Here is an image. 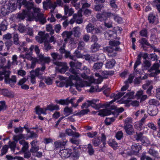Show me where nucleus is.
<instances>
[{"label": "nucleus", "instance_id": "f257e3e1", "mask_svg": "<svg viewBox=\"0 0 160 160\" xmlns=\"http://www.w3.org/2000/svg\"><path fill=\"white\" fill-rule=\"evenodd\" d=\"M19 4H22L27 9L28 17L34 18L38 13H41L40 10L39 8H33V4L31 2H27L26 0H17Z\"/></svg>", "mask_w": 160, "mask_h": 160}, {"label": "nucleus", "instance_id": "f03ea898", "mask_svg": "<svg viewBox=\"0 0 160 160\" xmlns=\"http://www.w3.org/2000/svg\"><path fill=\"white\" fill-rule=\"evenodd\" d=\"M71 67L69 71L73 75H70L69 76V79L71 80H78L80 79L79 76L80 72L78 69H80L82 63L79 62H75L71 61L69 62Z\"/></svg>", "mask_w": 160, "mask_h": 160}, {"label": "nucleus", "instance_id": "7ed1b4c3", "mask_svg": "<svg viewBox=\"0 0 160 160\" xmlns=\"http://www.w3.org/2000/svg\"><path fill=\"white\" fill-rule=\"evenodd\" d=\"M124 111L123 108H117L115 106H112L110 109H105L100 110L98 115L103 116L112 114L117 117L119 113H121Z\"/></svg>", "mask_w": 160, "mask_h": 160}, {"label": "nucleus", "instance_id": "20e7f679", "mask_svg": "<svg viewBox=\"0 0 160 160\" xmlns=\"http://www.w3.org/2000/svg\"><path fill=\"white\" fill-rule=\"evenodd\" d=\"M99 101V100L96 99H93L89 101H87L88 103H83L81 106L82 108H87L89 106H91L92 108L96 109H99L100 108H102L104 106V105H102L101 103L97 104L96 103Z\"/></svg>", "mask_w": 160, "mask_h": 160}, {"label": "nucleus", "instance_id": "39448f33", "mask_svg": "<svg viewBox=\"0 0 160 160\" xmlns=\"http://www.w3.org/2000/svg\"><path fill=\"white\" fill-rule=\"evenodd\" d=\"M84 86L85 85L83 83L79 82V84L78 82H76V81L75 83H73L71 81L67 82L65 81V85L64 86H65L66 88H68L69 86H70V90L72 92H73L72 91L73 88H75L78 91H80L81 88L84 87Z\"/></svg>", "mask_w": 160, "mask_h": 160}, {"label": "nucleus", "instance_id": "423d86ee", "mask_svg": "<svg viewBox=\"0 0 160 160\" xmlns=\"http://www.w3.org/2000/svg\"><path fill=\"white\" fill-rule=\"evenodd\" d=\"M113 13L110 12H103L102 13H98L96 15V17L98 20L100 21H106L108 18H110L113 15Z\"/></svg>", "mask_w": 160, "mask_h": 160}, {"label": "nucleus", "instance_id": "0eeeda50", "mask_svg": "<svg viewBox=\"0 0 160 160\" xmlns=\"http://www.w3.org/2000/svg\"><path fill=\"white\" fill-rule=\"evenodd\" d=\"M46 67L44 64H42L41 68H36L34 71L32 70L31 72L34 74L36 77H38L40 79H43L44 78L42 76L43 72L45 71Z\"/></svg>", "mask_w": 160, "mask_h": 160}, {"label": "nucleus", "instance_id": "6e6552de", "mask_svg": "<svg viewBox=\"0 0 160 160\" xmlns=\"http://www.w3.org/2000/svg\"><path fill=\"white\" fill-rule=\"evenodd\" d=\"M125 84L123 86L121 89V90L122 92H118L117 94L114 95V99L111 101L108 104L107 106H109L110 104H112L113 102H115L117 99H118L121 98L122 96L124 95L125 92H123L124 91H126L129 87L128 84L127 83H125Z\"/></svg>", "mask_w": 160, "mask_h": 160}, {"label": "nucleus", "instance_id": "1a4fd4ad", "mask_svg": "<svg viewBox=\"0 0 160 160\" xmlns=\"http://www.w3.org/2000/svg\"><path fill=\"white\" fill-rule=\"evenodd\" d=\"M143 133L142 132L139 133L136 132L135 138L138 142H141L143 145H147L150 144V142L146 137L143 136Z\"/></svg>", "mask_w": 160, "mask_h": 160}, {"label": "nucleus", "instance_id": "9d476101", "mask_svg": "<svg viewBox=\"0 0 160 160\" xmlns=\"http://www.w3.org/2000/svg\"><path fill=\"white\" fill-rule=\"evenodd\" d=\"M134 92L133 91L127 93L120 100L121 103L126 104H128L131 101V99L134 98Z\"/></svg>", "mask_w": 160, "mask_h": 160}, {"label": "nucleus", "instance_id": "9b49d317", "mask_svg": "<svg viewBox=\"0 0 160 160\" xmlns=\"http://www.w3.org/2000/svg\"><path fill=\"white\" fill-rule=\"evenodd\" d=\"M38 36L36 37V40L40 43L48 42V38L49 37L48 33L45 34L44 32H39L38 33Z\"/></svg>", "mask_w": 160, "mask_h": 160}, {"label": "nucleus", "instance_id": "f8f14e48", "mask_svg": "<svg viewBox=\"0 0 160 160\" xmlns=\"http://www.w3.org/2000/svg\"><path fill=\"white\" fill-rule=\"evenodd\" d=\"M54 63L57 66L56 69L58 70L61 73H64L68 69L66 62L56 61L54 62Z\"/></svg>", "mask_w": 160, "mask_h": 160}, {"label": "nucleus", "instance_id": "ddd939ff", "mask_svg": "<svg viewBox=\"0 0 160 160\" xmlns=\"http://www.w3.org/2000/svg\"><path fill=\"white\" fill-rule=\"evenodd\" d=\"M147 118V115L144 114V116L138 122H136L134 125L135 129L140 131L142 130L144 127L143 125L146 122V119Z\"/></svg>", "mask_w": 160, "mask_h": 160}, {"label": "nucleus", "instance_id": "4468645a", "mask_svg": "<svg viewBox=\"0 0 160 160\" xmlns=\"http://www.w3.org/2000/svg\"><path fill=\"white\" fill-rule=\"evenodd\" d=\"M34 18L37 22H39L41 24H44L47 22L46 16L42 13H38Z\"/></svg>", "mask_w": 160, "mask_h": 160}, {"label": "nucleus", "instance_id": "2eb2a0df", "mask_svg": "<svg viewBox=\"0 0 160 160\" xmlns=\"http://www.w3.org/2000/svg\"><path fill=\"white\" fill-rule=\"evenodd\" d=\"M84 70V73L81 74L80 72V75L79 76L80 77V76L83 79H88V76L87 75V74H88L89 73V72H90V70L88 68H87L86 66H84L82 69H81V71L82 70ZM81 79L80 78V79L79 80H76V82H78V83L79 84V82H80L82 83H83L81 82Z\"/></svg>", "mask_w": 160, "mask_h": 160}, {"label": "nucleus", "instance_id": "dca6fc26", "mask_svg": "<svg viewBox=\"0 0 160 160\" xmlns=\"http://www.w3.org/2000/svg\"><path fill=\"white\" fill-rule=\"evenodd\" d=\"M38 62L40 63H43L45 64V63H48L51 61V59L49 57H44L43 55L42 54H39L37 55Z\"/></svg>", "mask_w": 160, "mask_h": 160}, {"label": "nucleus", "instance_id": "f3484780", "mask_svg": "<svg viewBox=\"0 0 160 160\" xmlns=\"http://www.w3.org/2000/svg\"><path fill=\"white\" fill-rule=\"evenodd\" d=\"M142 146L138 144H135L131 147V152L134 154H137L141 150Z\"/></svg>", "mask_w": 160, "mask_h": 160}, {"label": "nucleus", "instance_id": "a211bd4d", "mask_svg": "<svg viewBox=\"0 0 160 160\" xmlns=\"http://www.w3.org/2000/svg\"><path fill=\"white\" fill-rule=\"evenodd\" d=\"M159 67V65L158 63H155L153 65L151 68V69L152 70V72L151 74L152 76L155 77L160 73V70H158Z\"/></svg>", "mask_w": 160, "mask_h": 160}, {"label": "nucleus", "instance_id": "6ab92c4d", "mask_svg": "<svg viewBox=\"0 0 160 160\" xmlns=\"http://www.w3.org/2000/svg\"><path fill=\"white\" fill-rule=\"evenodd\" d=\"M123 128L125 132L128 135H131L134 133V131L132 125H125Z\"/></svg>", "mask_w": 160, "mask_h": 160}, {"label": "nucleus", "instance_id": "aec40b11", "mask_svg": "<svg viewBox=\"0 0 160 160\" xmlns=\"http://www.w3.org/2000/svg\"><path fill=\"white\" fill-rule=\"evenodd\" d=\"M60 153L62 158H68L70 157L72 153L71 151L69 149H62L60 150Z\"/></svg>", "mask_w": 160, "mask_h": 160}, {"label": "nucleus", "instance_id": "412c9836", "mask_svg": "<svg viewBox=\"0 0 160 160\" xmlns=\"http://www.w3.org/2000/svg\"><path fill=\"white\" fill-rule=\"evenodd\" d=\"M8 8L11 12L14 11L16 9V2L15 0H9L8 5Z\"/></svg>", "mask_w": 160, "mask_h": 160}, {"label": "nucleus", "instance_id": "4be33fe9", "mask_svg": "<svg viewBox=\"0 0 160 160\" xmlns=\"http://www.w3.org/2000/svg\"><path fill=\"white\" fill-rule=\"evenodd\" d=\"M68 142V140L64 139L63 141H57L54 143L55 148H63L66 145Z\"/></svg>", "mask_w": 160, "mask_h": 160}, {"label": "nucleus", "instance_id": "5701e85b", "mask_svg": "<svg viewBox=\"0 0 160 160\" xmlns=\"http://www.w3.org/2000/svg\"><path fill=\"white\" fill-rule=\"evenodd\" d=\"M72 34L73 33L72 31H65L62 33V36L64 39V41L66 42L68 39L70 38Z\"/></svg>", "mask_w": 160, "mask_h": 160}, {"label": "nucleus", "instance_id": "b1692460", "mask_svg": "<svg viewBox=\"0 0 160 160\" xmlns=\"http://www.w3.org/2000/svg\"><path fill=\"white\" fill-rule=\"evenodd\" d=\"M26 16H28L27 9L25 10H23L22 12L18 13L17 19H18L20 21L23 20Z\"/></svg>", "mask_w": 160, "mask_h": 160}, {"label": "nucleus", "instance_id": "393cba45", "mask_svg": "<svg viewBox=\"0 0 160 160\" xmlns=\"http://www.w3.org/2000/svg\"><path fill=\"white\" fill-rule=\"evenodd\" d=\"M1 13L3 16H6L11 11L8 8V6L7 5L2 6L1 8Z\"/></svg>", "mask_w": 160, "mask_h": 160}, {"label": "nucleus", "instance_id": "a878e982", "mask_svg": "<svg viewBox=\"0 0 160 160\" xmlns=\"http://www.w3.org/2000/svg\"><path fill=\"white\" fill-rule=\"evenodd\" d=\"M90 6V4L87 2V0H81L79 2V7L82 9L89 8Z\"/></svg>", "mask_w": 160, "mask_h": 160}, {"label": "nucleus", "instance_id": "bb28decb", "mask_svg": "<svg viewBox=\"0 0 160 160\" xmlns=\"http://www.w3.org/2000/svg\"><path fill=\"white\" fill-rule=\"evenodd\" d=\"M9 73L7 71H4L0 73V80H2L4 77L5 78V80L6 82H7L9 78Z\"/></svg>", "mask_w": 160, "mask_h": 160}, {"label": "nucleus", "instance_id": "cd10ccee", "mask_svg": "<svg viewBox=\"0 0 160 160\" xmlns=\"http://www.w3.org/2000/svg\"><path fill=\"white\" fill-rule=\"evenodd\" d=\"M115 61L114 59L108 60L105 64L106 68L108 69L112 68L115 66Z\"/></svg>", "mask_w": 160, "mask_h": 160}, {"label": "nucleus", "instance_id": "c85d7f7f", "mask_svg": "<svg viewBox=\"0 0 160 160\" xmlns=\"http://www.w3.org/2000/svg\"><path fill=\"white\" fill-rule=\"evenodd\" d=\"M1 94L9 98H12L14 96L11 92L9 91L6 89L1 90Z\"/></svg>", "mask_w": 160, "mask_h": 160}, {"label": "nucleus", "instance_id": "c756f323", "mask_svg": "<svg viewBox=\"0 0 160 160\" xmlns=\"http://www.w3.org/2000/svg\"><path fill=\"white\" fill-rule=\"evenodd\" d=\"M47 109H42L40 108L39 106H38L35 108V112L36 114L39 115L41 114H46V111Z\"/></svg>", "mask_w": 160, "mask_h": 160}, {"label": "nucleus", "instance_id": "7c9ffc66", "mask_svg": "<svg viewBox=\"0 0 160 160\" xmlns=\"http://www.w3.org/2000/svg\"><path fill=\"white\" fill-rule=\"evenodd\" d=\"M65 15L68 14L69 16H71L74 12L73 9L72 8H69L68 6L65 5L64 6Z\"/></svg>", "mask_w": 160, "mask_h": 160}, {"label": "nucleus", "instance_id": "2f4dec72", "mask_svg": "<svg viewBox=\"0 0 160 160\" xmlns=\"http://www.w3.org/2000/svg\"><path fill=\"white\" fill-rule=\"evenodd\" d=\"M73 109L72 108L66 107L63 110V114L65 117H67L73 113Z\"/></svg>", "mask_w": 160, "mask_h": 160}, {"label": "nucleus", "instance_id": "473e14b6", "mask_svg": "<svg viewBox=\"0 0 160 160\" xmlns=\"http://www.w3.org/2000/svg\"><path fill=\"white\" fill-rule=\"evenodd\" d=\"M80 29V28L79 27H76L73 28V30L72 31L75 37L77 38L80 37L81 35Z\"/></svg>", "mask_w": 160, "mask_h": 160}, {"label": "nucleus", "instance_id": "72a5a7b5", "mask_svg": "<svg viewBox=\"0 0 160 160\" xmlns=\"http://www.w3.org/2000/svg\"><path fill=\"white\" fill-rule=\"evenodd\" d=\"M94 26L91 23H89L86 27L85 29L87 32L92 33L93 31Z\"/></svg>", "mask_w": 160, "mask_h": 160}, {"label": "nucleus", "instance_id": "f704fd0d", "mask_svg": "<svg viewBox=\"0 0 160 160\" xmlns=\"http://www.w3.org/2000/svg\"><path fill=\"white\" fill-rule=\"evenodd\" d=\"M100 47L99 44L97 43H94L91 45V50L92 52H95L98 51Z\"/></svg>", "mask_w": 160, "mask_h": 160}, {"label": "nucleus", "instance_id": "c9c22d12", "mask_svg": "<svg viewBox=\"0 0 160 160\" xmlns=\"http://www.w3.org/2000/svg\"><path fill=\"white\" fill-rule=\"evenodd\" d=\"M51 56L53 59V61L61 60L62 58V55L55 52L51 53Z\"/></svg>", "mask_w": 160, "mask_h": 160}, {"label": "nucleus", "instance_id": "e433bc0d", "mask_svg": "<svg viewBox=\"0 0 160 160\" xmlns=\"http://www.w3.org/2000/svg\"><path fill=\"white\" fill-rule=\"evenodd\" d=\"M114 73V72L112 71H104L102 72L101 74L103 78H106L109 75H112Z\"/></svg>", "mask_w": 160, "mask_h": 160}, {"label": "nucleus", "instance_id": "4c0bfd02", "mask_svg": "<svg viewBox=\"0 0 160 160\" xmlns=\"http://www.w3.org/2000/svg\"><path fill=\"white\" fill-rule=\"evenodd\" d=\"M46 109L50 111H53L54 110H58L59 109V106L57 105L50 104L48 106Z\"/></svg>", "mask_w": 160, "mask_h": 160}, {"label": "nucleus", "instance_id": "58836bf2", "mask_svg": "<svg viewBox=\"0 0 160 160\" xmlns=\"http://www.w3.org/2000/svg\"><path fill=\"white\" fill-rule=\"evenodd\" d=\"M46 30L47 32H50L51 35H53L54 33V30L53 29V27L50 24L46 25Z\"/></svg>", "mask_w": 160, "mask_h": 160}, {"label": "nucleus", "instance_id": "ea45409f", "mask_svg": "<svg viewBox=\"0 0 160 160\" xmlns=\"http://www.w3.org/2000/svg\"><path fill=\"white\" fill-rule=\"evenodd\" d=\"M141 56L140 55H138L137 58L134 65V69H135V68H136L141 63Z\"/></svg>", "mask_w": 160, "mask_h": 160}, {"label": "nucleus", "instance_id": "a19ab883", "mask_svg": "<svg viewBox=\"0 0 160 160\" xmlns=\"http://www.w3.org/2000/svg\"><path fill=\"white\" fill-rule=\"evenodd\" d=\"M33 45H32L29 48H25L24 47L23 49L26 52V54H27V56L28 55H31L32 53V51L33 49Z\"/></svg>", "mask_w": 160, "mask_h": 160}, {"label": "nucleus", "instance_id": "79ce46f5", "mask_svg": "<svg viewBox=\"0 0 160 160\" xmlns=\"http://www.w3.org/2000/svg\"><path fill=\"white\" fill-rule=\"evenodd\" d=\"M7 23L6 20H4L2 21L1 23L0 24V30H1L5 31L7 29Z\"/></svg>", "mask_w": 160, "mask_h": 160}, {"label": "nucleus", "instance_id": "37998d69", "mask_svg": "<svg viewBox=\"0 0 160 160\" xmlns=\"http://www.w3.org/2000/svg\"><path fill=\"white\" fill-rule=\"evenodd\" d=\"M25 138L24 136L22 134H20L17 135H14L13 137V139L16 141V142H17L18 140L24 139Z\"/></svg>", "mask_w": 160, "mask_h": 160}, {"label": "nucleus", "instance_id": "c03bdc74", "mask_svg": "<svg viewBox=\"0 0 160 160\" xmlns=\"http://www.w3.org/2000/svg\"><path fill=\"white\" fill-rule=\"evenodd\" d=\"M56 101L57 103L62 105H67L69 104V102H68V98L65 99H61L59 100H57Z\"/></svg>", "mask_w": 160, "mask_h": 160}, {"label": "nucleus", "instance_id": "a18cd8bd", "mask_svg": "<svg viewBox=\"0 0 160 160\" xmlns=\"http://www.w3.org/2000/svg\"><path fill=\"white\" fill-rule=\"evenodd\" d=\"M8 145H5L2 148L1 150V153L0 156H2L5 154L8 151Z\"/></svg>", "mask_w": 160, "mask_h": 160}, {"label": "nucleus", "instance_id": "49530a36", "mask_svg": "<svg viewBox=\"0 0 160 160\" xmlns=\"http://www.w3.org/2000/svg\"><path fill=\"white\" fill-rule=\"evenodd\" d=\"M78 15L79 17H80L79 18H77V15L74 14L73 16V18L76 20V22L77 23L80 24L82 23L83 22V20L82 18H81L82 17V14L81 13L79 14Z\"/></svg>", "mask_w": 160, "mask_h": 160}, {"label": "nucleus", "instance_id": "de8ad7c7", "mask_svg": "<svg viewBox=\"0 0 160 160\" xmlns=\"http://www.w3.org/2000/svg\"><path fill=\"white\" fill-rule=\"evenodd\" d=\"M102 27H94L93 31L92 34H98L102 33Z\"/></svg>", "mask_w": 160, "mask_h": 160}, {"label": "nucleus", "instance_id": "09e8293b", "mask_svg": "<svg viewBox=\"0 0 160 160\" xmlns=\"http://www.w3.org/2000/svg\"><path fill=\"white\" fill-rule=\"evenodd\" d=\"M146 152H144L142 154L140 158L141 160H153L151 157L146 155Z\"/></svg>", "mask_w": 160, "mask_h": 160}, {"label": "nucleus", "instance_id": "8fccbe9b", "mask_svg": "<svg viewBox=\"0 0 160 160\" xmlns=\"http://www.w3.org/2000/svg\"><path fill=\"white\" fill-rule=\"evenodd\" d=\"M17 143V142H16V141H14L12 142H9V148L11 149V150L13 151V152H14L16 147Z\"/></svg>", "mask_w": 160, "mask_h": 160}, {"label": "nucleus", "instance_id": "3c124183", "mask_svg": "<svg viewBox=\"0 0 160 160\" xmlns=\"http://www.w3.org/2000/svg\"><path fill=\"white\" fill-rule=\"evenodd\" d=\"M13 42L16 45H20L21 42L19 41L18 35L17 33H15L13 36Z\"/></svg>", "mask_w": 160, "mask_h": 160}, {"label": "nucleus", "instance_id": "603ef678", "mask_svg": "<svg viewBox=\"0 0 160 160\" xmlns=\"http://www.w3.org/2000/svg\"><path fill=\"white\" fill-rule=\"evenodd\" d=\"M93 145L95 147L98 146L100 143V138L98 137L93 139L92 141Z\"/></svg>", "mask_w": 160, "mask_h": 160}, {"label": "nucleus", "instance_id": "864d4df0", "mask_svg": "<svg viewBox=\"0 0 160 160\" xmlns=\"http://www.w3.org/2000/svg\"><path fill=\"white\" fill-rule=\"evenodd\" d=\"M147 30L145 28H143L139 32L140 36L142 37L147 38L148 37Z\"/></svg>", "mask_w": 160, "mask_h": 160}, {"label": "nucleus", "instance_id": "5fc2aeb1", "mask_svg": "<svg viewBox=\"0 0 160 160\" xmlns=\"http://www.w3.org/2000/svg\"><path fill=\"white\" fill-rule=\"evenodd\" d=\"M87 148L88 150V152L89 154L90 155H92L94 152V150L92 148V145L90 144H88Z\"/></svg>", "mask_w": 160, "mask_h": 160}, {"label": "nucleus", "instance_id": "6e6d98bb", "mask_svg": "<svg viewBox=\"0 0 160 160\" xmlns=\"http://www.w3.org/2000/svg\"><path fill=\"white\" fill-rule=\"evenodd\" d=\"M121 49L119 47H116L115 48V49L111 53L109 54H108V55L109 57H113L116 56L117 53L116 52V51H120Z\"/></svg>", "mask_w": 160, "mask_h": 160}, {"label": "nucleus", "instance_id": "4d7b16f0", "mask_svg": "<svg viewBox=\"0 0 160 160\" xmlns=\"http://www.w3.org/2000/svg\"><path fill=\"white\" fill-rule=\"evenodd\" d=\"M156 19V17L152 13H150L148 16V20L150 23H153Z\"/></svg>", "mask_w": 160, "mask_h": 160}, {"label": "nucleus", "instance_id": "13d9d810", "mask_svg": "<svg viewBox=\"0 0 160 160\" xmlns=\"http://www.w3.org/2000/svg\"><path fill=\"white\" fill-rule=\"evenodd\" d=\"M143 63L144 69H148L150 67L151 65V62L148 60H145L143 61Z\"/></svg>", "mask_w": 160, "mask_h": 160}, {"label": "nucleus", "instance_id": "bf43d9fd", "mask_svg": "<svg viewBox=\"0 0 160 160\" xmlns=\"http://www.w3.org/2000/svg\"><path fill=\"white\" fill-rule=\"evenodd\" d=\"M31 147L30 148V151L33 154L35 153L39 149V147L38 146H33L32 145L31 146Z\"/></svg>", "mask_w": 160, "mask_h": 160}, {"label": "nucleus", "instance_id": "052dcab7", "mask_svg": "<svg viewBox=\"0 0 160 160\" xmlns=\"http://www.w3.org/2000/svg\"><path fill=\"white\" fill-rule=\"evenodd\" d=\"M115 119L114 118L112 117L111 118H107L105 120V122L106 125H110L112 122H113Z\"/></svg>", "mask_w": 160, "mask_h": 160}, {"label": "nucleus", "instance_id": "680f3d73", "mask_svg": "<svg viewBox=\"0 0 160 160\" xmlns=\"http://www.w3.org/2000/svg\"><path fill=\"white\" fill-rule=\"evenodd\" d=\"M113 15L112 17H113L115 21L119 23H121L122 21V18L118 16V15L115 14V13H113Z\"/></svg>", "mask_w": 160, "mask_h": 160}, {"label": "nucleus", "instance_id": "e2e57ef3", "mask_svg": "<svg viewBox=\"0 0 160 160\" xmlns=\"http://www.w3.org/2000/svg\"><path fill=\"white\" fill-rule=\"evenodd\" d=\"M148 152L151 155L154 157H156L158 156V152L152 149H149Z\"/></svg>", "mask_w": 160, "mask_h": 160}, {"label": "nucleus", "instance_id": "0e129e2a", "mask_svg": "<svg viewBox=\"0 0 160 160\" xmlns=\"http://www.w3.org/2000/svg\"><path fill=\"white\" fill-rule=\"evenodd\" d=\"M148 103L150 105H152L155 106H158L159 105V102L155 99H152L150 100Z\"/></svg>", "mask_w": 160, "mask_h": 160}, {"label": "nucleus", "instance_id": "69168bd1", "mask_svg": "<svg viewBox=\"0 0 160 160\" xmlns=\"http://www.w3.org/2000/svg\"><path fill=\"white\" fill-rule=\"evenodd\" d=\"M103 65V63L102 62H98L94 63L93 68L95 69H99L102 68Z\"/></svg>", "mask_w": 160, "mask_h": 160}, {"label": "nucleus", "instance_id": "338daca9", "mask_svg": "<svg viewBox=\"0 0 160 160\" xmlns=\"http://www.w3.org/2000/svg\"><path fill=\"white\" fill-rule=\"evenodd\" d=\"M103 49L104 51H106L108 52V54H109L111 53L112 52L115 50V48H113L110 47H105L103 48Z\"/></svg>", "mask_w": 160, "mask_h": 160}, {"label": "nucleus", "instance_id": "774afa93", "mask_svg": "<svg viewBox=\"0 0 160 160\" xmlns=\"http://www.w3.org/2000/svg\"><path fill=\"white\" fill-rule=\"evenodd\" d=\"M123 133L122 131L118 132L115 135V137L118 140H120L123 137Z\"/></svg>", "mask_w": 160, "mask_h": 160}]
</instances>
